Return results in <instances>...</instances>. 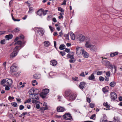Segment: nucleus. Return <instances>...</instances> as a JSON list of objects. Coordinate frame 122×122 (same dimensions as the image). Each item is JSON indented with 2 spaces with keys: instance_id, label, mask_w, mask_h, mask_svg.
I'll list each match as a JSON object with an SVG mask.
<instances>
[{
  "instance_id": "f257e3e1",
  "label": "nucleus",
  "mask_w": 122,
  "mask_h": 122,
  "mask_svg": "<svg viewBox=\"0 0 122 122\" xmlns=\"http://www.w3.org/2000/svg\"><path fill=\"white\" fill-rule=\"evenodd\" d=\"M34 91L33 89H31L30 91V97L33 99L32 101V102L33 103L36 104L38 102L37 101L39 99V96L37 95L38 93L34 94Z\"/></svg>"
},
{
  "instance_id": "f03ea898",
  "label": "nucleus",
  "mask_w": 122,
  "mask_h": 122,
  "mask_svg": "<svg viewBox=\"0 0 122 122\" xmlns=\"http://www.w3.org/2000/svg\"><path fill=\"white\" fill-rule=\"evenodd\" d=\"M10 72L11 74L12 75H15L14 72H16L18 70V67L16 66L13 65L10 68Z\"/></svg>"
},
{
  "instance_id": "7ed1b4c3",
  "label": "nucleus",
  "mask_w": 122,
  "mask_h": 122,
  "mask_svg": "<svg viewBox=\"0 0 122 122\" xmlns=\"http://www.w3.org/2000/svg\"><path fill=\"white\" fill-rule=\"evenodd\" d=\"M49 92V89H45L42 90V92L40 94V96L44 98L45 97Z\"/></svg>"
},
{
  "instance_id": "20e7f679",
  "label": "nucleus",
  "mask_w": 122,
  "mask_h": 122,
  "mask_svg": "<svg viewBox=\"0 0 122 122\" xmlns=\"http://www.w3.org/2000/svg\"><path fill=\"white\" fill-rule=\"evenodd\" d=\"M91 41L89 37L86 39L85 46L86 48H89L92 45L91 44Z\"/></svg>"
},
{
  "instance_id": "39448f33",
  "label": "nucleus",
  "mask_w": 122,
  "mask_h": 122,
  "mask_svg": "<svg viewBox=\"0 0 122 122\" xmlns=\"http://www.w3.org/2000/svg\"><path fill=\"white\" fill-rule=\"evenodd\" d=\"M63 118L66 120H71L72 119V117L71 114L69 113H66L63 116Z\"/></svg>"
},
{
  "instance_id": "423d86ee",
  "label": "nucleus",
  "mask_w": 122,
  "mask_h": 122,
  "mask_svg": "<svg viewBox=\"0 0 122 122\" xmlns=\"http://www.w3.org/2000/svg\"><path fill=\"white\" fill-rule=\"evenodd\" d=\"M76 95L75 94L71 93L69 96L68 100L70 101H73L76 98Z\"/></svg>"
},
{
  "instance_id": "0eeeda50",
  "label": "nucleus",
  "mask_w": 122,
  "mask_h": 122,
  "mask_svg": "<svg viewBox=\"0 0 122 122\" xmlns=\"http://www.w3.org/2000/svg\"><path fill=\"white\" fill-rule=\"evenodd\" d=\"M37 30L38 33L41 36H43L45 32V30L44 29L40 27H37Z\"/></svg>"
},
{
  "instance_id": "6e6552de",
  "label": "nucleus",
  "mask_w": 122,
  "mask_h": 122,
  "mask_svg": "<svg viewBox=\"0 0 122 122\" xmlns=\"http://www.w3.org/2000/svg\"><path fill=\"white\" fill-rule=\"evenodd\" d=\"M89 48L90 50L93 53L96 52L97 51V47L94 45H92Z\"/></svg>"
},
{
  "instance_id": "1a4fd4ad",
  "label": "nucleus",
  "mask_w": 122,
  "mask_h": 122,
  "mask_svg": "<svg viewBox=\"0 0 122 122\" xmlns=\"http://www.w3.org/2000/svg\"><path fill=\"white\" fill-rule=\"evenodd\" d=\"M110 96L112 100H115L117 98V95L116 93L114 92H111Z\"/></svg>"
},
{
  "instance_id": "9d476101",
  "label": "nucleus",
  "mask_w": 122,
  "mask_h": 122,
  "mask_svg": "<svg viewBox=\"0 0 122 122\" xmlns=\"http://www.w3.org/2000/svg\"><path fill=\"white\" fill-rule=\"evenodd\" d=\"M77 38L79 40L80 42H82L85 40V37L83 35L81 34H79L78 35Z\"/></svg>"
},
{
  "instance_id": "9b49d317",
  "label": "nucleus",
  "mask_w": 122,
  "mask_h": 122,
  "mask_svg": "<svg viewBox=\"0 0 122 122\" xmlns=\"http://www.w3.org/2000/svg\"><path fill=\"white\" fill-rule=\"evenodd\" d=\"M18 52L16 50L14 51L13 50V52L11 53L10 56V59H12L15 57L17 55Z\"/></svg>"
},
{
  "instance_id": "f8f14e48",
  "label": "nucleus",
  "mask_w": 122,
  "mask_h": 122,
  "mask_svg": "<svg viewBox=\"0 0 122 122\" xmlns=\"http://www.w3.org/2000/svg\"><path fill=\"white\" fill-rule=\"evenodd\" d=\"M86 85V84L85 82H80L79 87L82 90L83 88H85V87Z\"/></svg>"
},
{
  "instance_id": "ddd939ff",
  "label": "nucleus",
  "mask_w": 122,
  "mask_h": 122,
  "mask_svg": "<svg viewBox=\"0 0 122 122\" xmlns=\"http://www.w3.org/2000/svg\"><path fill=\"white\" fill-rule=\"evenodd\" d=\"M6 80L7 84L9 86L11 87L13 83V81L11 79L8 78L6 79Z\"/></svg>"
},
{
  "instance_id": "4468645a",
  "label": "nucleus",
  "mask_w": 122,
  "mask_h": 122,
  "mask_svg": "<svg viewBox=\"0 0 122 122\" xmlns=\"http://www.w3.org/2000/svg\"><path fill=\"white\" fill-rule=\"evenodd\" d=\"M56 109L58 112H63L64 111L65 108L62 107L58 106L57 107Z\"/></svg>"
},
{
  "instance_id": "2eb2a0df",
  "label": "nucleus",
  "mask_w": 122,
  "mask_h": 122,
  "mask_svg": "<svg viewBox=\"0 0 122 122\" xmlns=\"http://www.w3.org/2000/svg\"><path fill=\"white\" fill-rule=\"evenodd\" d=\"M83 48L81 47H77L76 48V53L78 54H79L82 52V51L83 50H82Z\"/></svg>"
},
{
  "instance_id": "dca6fc26",
  "label": "nucleus",
  "mask_w": 122,
  "mask_h": 122,
  "mask_svg": "<svg viewBox=\"0 0 122 122\" xmlns=\"http://www.w3.org/2000/svg\"><path fill=\"white\" fill-rule=\"evenodd\" d=\"M107 117L105 114H103V117L100 120V122H107V120L106 119Z\"/></svg>"
},
{
  "instance_id": "f3484780",
  "label": "nucleus",
  "mask_w": 122,
  "mask_h": 122,
  "mask_svg": "<svg viewBox=\"0 0 122 122\" xmlns=\"http://www.w3.org/2000/svg\"><path fill=\"white\" fill-rule=\"evenodd\" d=\"M102 64L106 66H109V65L110 64V62L107 60H102Z\"/></svg>"
},
{
  "instance_id": "a211bd4d",
  "label": "nucleus",
  "mask_w": 122,
  "mask_h": 122,
  "mask_svg": "<svg viewBox=\"0 0 122 122\" xmlns=\"http://www.w3.org/2000/svg\"><path fill=\"white\" fill-rule=\"evenodd\" d=\"M82 54L84 58H88L89 56L88 53L85 51H82Z\"/></svg>"
},
{
  "instance_id": "6ab92c4d",
  "label": "nucleus",
  "mask_w": 122,
  "mask_h": 122,
  "mask_svg": "<svg viewBox=\"0 0 122 122\" xmlns=\"http://www.w3.org/2000/svg\"><path fill=\"white\" fill-rule=\"evenodd\" d=\"M57 63V61L55 60H53L50 61V64L53 66H56Z\"/></svg>"
},
{
  "instance_id": "aec40b11",
  "label": "nucleus",
  "mask_w": 122,
  "mask_h": 122,
  "mask_svg": "<svg viewBox=\"0 0 122 122\" xmlns=\"http://www.w3.org/2000/svg\"><path fill=\"white\" fill-rule=\"evenodd\" d=\"M71 92L70 91H66L65 92L64 96L65 97H66L70 96L71 94Z\"/></svg>"
},
{
  "instance_id": "412c9836",
  "label": "nucleus",
  "mask_w": 122,
  "mask_h": 122,
  "mask_svg": "<svg viewBox=\"0 0 122 122\" xmlns=\"http://www.w3.org/2000/svg\"><path fill=\"white\" fill-rule=\"evenodd\" d=\"M13 35L12 34H10L6 35L5 36V38L7 40H9L10 39H11Z\"/></svg>"
},
{
  "instance_id": "4be33fe9",
  "label": "nucleus",
  "mask_w": 122,
  "mask_h": 122,
  "mask_svg": "<svg viewBox=\"0 0 122 122\" xmlns=\"http://www.w3.org/2000/svg\"><path fill=\"white\" fill-rule=\"evenodd\" d=\"M43 13V10L42 9H41L38 10L36 13L37 14L40 16H41L42 15Z\"/></svg>"
},
{
  "instance_id": "5701e85b",
  "label": "nucleus",
  "mask_w": 122,
  "mask_h": 122,
  "mask_svg": "<svg viewBox=\"0 0 122 122\" xmlns=\"http://www.w3.org/2000/svg\"><path fill=\"white\" fill-rule=\"evenodd\" d=\"M70 54H68L67 55V57L68 58H70L71 59H73V53L72 52H71L70 53Z\"/></svg>"
},
{
  "instance_id": "b1692460",
  "label": "nucleus",
  "mask_w": 122,
  "mask_h": 122,
  "mask_svg": "<svg viewBox=\"0 0 122 122\" xmlns=\"http://www.w3.org/2000/svg\"><path fill=\"white\" fill-rule=\"evenodd\" d=\"M109 68L111 70H112L114 68L115 69V71H116V66H115V65H114L113 66L112 65V64H109Z\"/></svg>"
},
{
  "instance_id": "393cba45",
  "label": "nucleus",
  "mask_w": 122,
  "mask_h": 122,
  "mask_svg": "<svg viewBox=\"0 0 122 122\" xmlns=\"http://www.w3.org/2000/svg\"><path fill=\"white\" fill-rule=\"evenodd\" d=\"M94 73H92L90 76L88 78V79L90 80H92L95 79V77L94 76Z\"/></svg>"
},
{
  "instance_id": "a878e982",
  "label": "nucleus",
  "mask_w": 122,
  "mask_h": 122,
  "mask_svg": "<svg viewBox=\"0 0 122 122\" xmlns=\"http://www.w3.org/2000/svg\"><path fill=\"white\" fill-rule=\"evenodd\" d=\"M118 53L117 52H114L113 53H110V56L111 57H113L115 56L118 55Z\"/></svg>"
},
{
  "instance_id": "bb28decb",
  "label": "nucleus",
  "mask_w": 122,
  "mask_h": 122,
  "mask_svg": "<svg viewBox=\"0 0 122 122\" xmlns=\"http://www.w3.org/2000/svg\"><path fill=\"white\" fill-rule=\"evenodd\" d=\"M34 10L32 7H29V10L28 11V13L30 14L32 13L34 11Z\"/></svg>"
},
{
  "instance_id": "cd10ccee",
  "label": "nucleus",
  "mask_w": 122,
  "mask_h": 122,
  "mask_svg": "<svg viewBox=\"0 0 122 122\" xmlns=\"http://www.w3.org/2000/svg\"><path fill=\"white\" fill-rule=\"evenodd\" d=\"M41 75L38 74H36L33 76V77L35 79H39L41 77Z\"/></svg>"
},
{
  "instance_id": "c85d7f7f",
  "label": "nucleus",
  "mask_w": 122,
  "mask_h": 122,
  "mask_svg": "<svg viewBox=\"0 0 122 122\" xmlns=\"http://www.w3.org/2000/svg\"><path fill=\"white\" fill-rule=\"evenodd\" d=\"M70 36L71 39L72 40H74L75 39V35L72 32H70Z\"/></svg>"
},
{
  "instance_id": "c756f323",
  "label": "nucleus",
  "mask_w": 122,
  "mask_h": 122,
  "mask_svg": "<svg viewBox=\"0 0 122 122\" xmlns=\"http://www.w3.org/2000/svg\"><path fill=\"white\" fill-rule=\"evenodd\" d=\"M65 48V46L63 44L61 45L59 47V49L61 50H63Z\"/></svg>"
},
{
  "instance_id": "7c9ffc66",
  "label": "nucleus",
  "mask_w": 122,
  "mask_h": 122,
  "mask_svg": "<svg viewBox=\"0 0 122 122\" xmlns=\"http://www.w3.org/2000/svg\"><path fill=\"white\" fill-rule=\"evenodd\" d=\"M109 84L110 86L112 87H113L116 85V83L115 81H112Z\"/></svg>"
},
{
  "instance_id": "2f4dec72",
  "label": "nucleus",
  "mask_w": 122,
  "mask_h": 122,
  "mask_svg": "<svg viewBox=\"0 0 122 122\" xmlns=\"http://www.w3.org/2000/svg\"><path fill=\"white\" fill-rule=\"evenodd\" d=\"M32 84L33 86H34L35 85V84L34 83H36V85H37L38 83L36 82V80H35L32 81Z\"/></svg>"
},
{
  "instance_id": "473e14b6",
  "label": "nucleus",
  "mask_w": 122,
  "mask_h": 122,
  "mask_svg": "<svg viewBox=\"0 0 122 122\" xmlns=\"http://www.w3.org/2000/svg\"><path fill=\"white\" fill-rule=\"evenodd\" d=\"M44 46H45L47 47L49 46V42L47 41H45L44 42Z\"/></svg>"
},
{
  "instance_id": "72a5a7b5",
  "label": "nucleus",
  "mask_w": 122,
  "mask_h": 122,
  "mask_svg": "<svg viewBox=\"0 0 122 122\" xmlns=\"http://www.w3.org/2000/svg\"><path fill=\"white\" fill-rule=\"evenodd\" d=\"M43 106L45 107L44 109V110H47V109L48 108L47 107V103L46 102H44L43 104Z\"/></svg>"
},
{
  "instance_id": "f704fd0d",
  "label": "nucleus",
  "mask_w": 122,
  "mask_h": 122,
  "mask_svg": "<svg viewBox=\"0 0 122 122\" xmlns=\"http://www.w3.org/2000/svg\"><path fill=\"white\" fill-rule=\"evenodd\" d=\"M103 105L107 108H109L110 107V106L108 104L107 102L106 103L105 102L104 103Z\"/></svg>"
},
{
  "instance_id": "c9c22d12",
  "label": "nucleus",
  "mask_w": 122,
  "mask_h": 122,
  "mask_svg": "<svg viewBox=\"0 0 122 122\" xmlns=\"http://www.w3.org/2000/svg\"><path fill=\"white\" fill-rule=\"evenodd\" d=\"M106 75L108 76V77L110 76L111 73L110 71H108L106 73Z\"/></svg>"
},
{
  "instance_id": "e433bc0d",
  "label": "nucleus",
  "mask_w": 122,
  "mask_h": 122,
  "mask_svg": "<svg viewBox=\"0 0 122 122\" xmlns=\"http://www.w3.org/2000/svg\"><path fill=\"white\" fill-rule=\"evenodd\" d=\"M6 81V80L3 79L0 82L1 84L2 85H3L5 83V82Z\"/></svg>"
},
{
  "instance_id": "4c0bfd02",
  "label": "nucleus",
  "mask_w": 122,
  "mask_h": 122,
  "mask_svg": "<svg viewBox=\"0 0 122 122\" xmlns=\"http://www.w3.org/2000/svg\"><path fill=\"white\" fill-rule=\"evenodd\" d=\"M104 79V77L102 76H100L99 77V80L101 81H103Z\"/></svg>"
},
{
  "instance_id": "58836bf2",
  "label": "nucleus",
  "mask_w": 122,
  "mask_h": 122,
  "mask_svg": "<svg viewBox=\"0 0 122 122\" xmlns=\"http://www.w3.org/2000/svg\"><path fill=\"white\" fill-rule=\"evenodd\" d=\"M22 44V42L21 41H18L16 42L15 44V45L16 44L21 45Z\"/></svg>"
},
{
  "instance_id": "ea45409f",
  "label": "nucleus",
  "mask_w": 122,
  "mask_h": 122,
  "mask_svg": "<svg viewBox=\"0 0 122 122\" xmlns=\"http://www.w3.org/2000/svg\"><path fill=\"white\" fill-rule=\"evenodd\" d=\"M76 60L74 58L71 59L69 60V61L70 63H74L75 61Z\"/></svg>"
},
{
  "instance_id": "a19ab883",
  "label": "nucleus",
  "mask_w": 122,
  "mask_h": 122,
  "mask_svg": "<svg viewBox=\"0 0 122 122\" xmlns=\"http://www.w3.org/2000/svg\"><path fill=\"white\" fill-rule=\"evenodd\" d=\"M58 11H60L62 12H63L64 11V10L62 9V8L61 7L58 8Z\"/></svg>"
},
{
  "instance_id": "79ce46f5",
  "label": "nucleus",
  "mask_w": 122,
  "mask_h": 122,
  "mask_svg": "<svg viewBox=\"0 0 122 122\" xmlns=\"http://www.w3.org/2000/svg\"><path fill=\"white\" fill-rule=\"evenodd\" d=\"M114 122H119V121L118 119L117 118L115 117L114 118Z\"/></svg>"
},
{
  "instance_id": "37998d69",
  "label": "nucleus",
  "mask_w": 122,
  "mask_h": 122,
  "mask_svg": "<svg viewBox=\"0 0 122 122\" xmlns=\"http://www.w3.org/2000/svg\"><path fill=\"white\" fill-rule=\"evenodd\" d=\"M31 99L30 98H29L27 100L24 102V103L25 104L27 103H30L31 102Z\"/></svg>"
},
{
  "instance_id": "c03bdc74",
  "label": "nucleus",
  "mask_w": 122,
  "mask_h": 122,
  "mask_svg": "<svg viewBox=\"0 0 122 122\" xmlns=\"http://www.w3.org/2000/svg\"><path fill=\"white\" fill-rule=\"evenodd\" d=\"M12 105L13 107H16L17 106V103L15 102H13L12 103Z\"/></svg>"
},
{
  "instance_id": "a18cd8bd",
  "label": "nucleus",
  "mask_w": 122,
  "mask_h": 122,
  "mask_svg": "<svg viewBox=\"0 0 122 122\" xmlns=\"http://www.w3.org/2000/svg\"><path fill=\"white\" fill-rule=\"evenodd\" d=\"M20 46H16L15 47L14 49V51H17V52H18L19 51L18 50V49L19 48V47Z\"/></svg>"
},
{
  "instance_id": "49530a36",
  "label": "nucleus",
  "mask_w": 122,
  "mask_h": 122,
  "mask_svg": "<svg viewBox=\"0 0 122 122\" xmlns=\"http://www.w3.org/2000/svg\"><path fill=\"white\" fill-rule=\"evenodd\" d=\"M64 36L68 40H69V34L68 33L67 34H65L64 35Z\"/></svg>"
},
{
  "instance_id": "de8ad7c7",
  "label": "nucleus",
  "mask_w": 122,
  "mask_h": 122,
  "mask_svg": "<svg viewBox=\"0 0 122 122\" xmlns=\"http://www.w3.org/2000/svg\"><path fill=\"white\" fill-rule=\"evenodd\" d=\"M48 11V10H45V11L43 10L42 14L43 15H46V14L47 12Z\"/></svg>"
},
{
  "instance_id": "09e8293b",
  "label": "nucleus",
  "mask_w": 122,
  "mask_h": 122,
  "mask_svg": "<svg viewBox=\"0 0 122 122\" xmlns=\"http://www.w3.org/2000/svg\"><path fill=\"white\" fill-rule=\"evenodd\" d=\"M102 73V71H99L97 73V75H101Z\"/></svg>"
},
{
  "instance_id": "8fccbe9b",
  "label": "nucleus",
  "mask_w": 122,
  "mask_h": 122,
  "mask_svg": "<svg viewBox=\"0 0 122 122\" xmlns=\"http://www.w3.org/2000/svg\"><path fill=\"white\" fill-rule=\"evenodd\" d=\"M78 78L77 77H72V79L74 81H78V80H77Z\"/></svg>"
},
{
  "instance_id": "3c124183",
  "label": "nucleus",
  "mask_w": 122,
  "mask_h": 122,
  "mask_svg": "<svg viewBox=\"0 0 122 122\" xmlns=\"http://www.w3.org/2000/svg\"><path fill=\"white\" fill-rule=\"evenodd\" d=\"M24 108V106L22 105H20L19 107V109L20 110H22Z\"/></svg>"
},
{
  "instance_id": "603ef678",
  "label": "nucleus",
  "mask_w": 122,
  "mask_h": 122,
  "mask_svg": "<svg viewBox=\"0 0 122 122\" xmlns=\"http://www.w3.org/2000/svg\"><path fill=\"white\" fill-rule=\"evenodd\" d=\"M5 40H3L0 41V43L1 44H5Z\"/></svg>"
},
{
  "instance_id": "864d4df0",
  "label": "nucleus",
  "mask_w": 122,
  "mask_h": 122,
  "mask_svg": "<svg viewBox=\"0 0 122 122\" xmlns=\"http://www.w3.org/2000/svg\"><path fill=\"white\" fill-rule=\"evenodd\" d=\"M94 104L93 103H91L90 104V107L92 108H93L94 107Z\"/></svg>"
},
{
  "instance_id": "5fc2aeb1",
  "label": "nucleus",
  "mask_w": 122,
  "mask_h": 122,
  "mask_svg": "<svg viewBox=\"0 0 122 122\" xmlns=\"http://www.w3.org/2000/svg\"><path fill=\"white\" fill-rule=\"evenodd\" d=\"M60 53L61 54L62 56H63L65 55V51H61Z\"/></svg>"
},
{
  "instance_id": "6e6d98bb",
  "label": "nucleus",
  "mask_w": 122,
  "mask_h": 122,
  "mask_svg": "<svg viewBox=\"0 0 122 122\" xmlns=\"http://www.w3.org/2000/svg\"><path fill=\"white\" fill-rule=\"evenodd\" d=\"M80 76H82L84 77L85 76V75L83 72H81V73L80 74Z\"/></svg>"
},
{
  "instance_id": "4d7b16f0",
  "label": "nucleus",
  "mask_w": 122,
  "mask_h": 122,
  "mask_svg": "<svg viewBox=\"0 0 122 122\" xmlns=\"http://www.w3.org/2000/svg\"><path fill=\"white\" fill-rule=\"evenodd\" d=\"M96 115L94 114L92 115V116L90 117V118L91 119H93L95 117Z\"/></svg>"
},
{
  "instance_id": "13d9d810",
  "label": "nucleus",
  "mask_w": 122,
  "mask_h": 122,
  "mask_svg": "<svg viewBox=\"0 0 122 122\" xmlns=\"http://www.w3.org/2000/svg\"><path fill=\"white\" fill-rule=\"evenodd\" d=\"M10 89V88L9 86H5V89L6 90H9Z\"/></svg>"
},
{
  "instance_id": "bf43d9fd",
  "label": "nucleus",
  "mask_w": 122,
  "mask_h": 122,
  "mask_svg": "<svg viewBox=\"0 0 122 122\" xmlns=\"http://www.w3.org/2000/svg\"><path fill=\"white\" fill-rule=\"evenodd\" d=\"M102 91L103 92H104V93L107 92V90L105 88H102Z\"/></svg>"
},
{
  "instance_id": "052dcab7",
  "label": "nucleus",
  "mask_w": 122,
  "mask_h": 122,
  "mask_svg": "<svg viewBox=\"0 0 122 122\" xmlns=\"http://www.w3.org/2000/svg\"><path fill=\"white\" fill-rule=\"evenodd\" d=\"M65 51V52L68 53L70 51V50L66 48Z\"/></svg>"
},
{
  "instance_id": "680f3d73",
  "label": "nucleus",
  "mask_w": 122,
  "mask_h": 122,
  "mask_svg": "<svg viewBox=\"0 0 122 122\" xmlns=\"http://www.w3.org/2000/svg\"><path fill=\"white\" fill-rule=\"evenodd\" d=\"M86 101H87L89 103L90 102H91V100L90 98L88 97L86 98Z\"/></svg>"
},
{
  "instance_id": "e2e57ef3",
  "label": "nucleus",
  "mask_w": 122,
  "mask_h": 122,
  "mask_svg": "<svg viewBox=\"0 0 122 122\" xmlns=\"http://www.w3.org/2000/svg\"><path fill=\"white\" fill-rule=\"evenodd\" d=\"M54 47H55V48L56 49H57V48L56 47V42L55 41H54Z\"/></svg>"
},
{
  "instance_id": "0e129e2a",
  "label": "nucleus",
  "mask_w": 122,
  "mask_h": 122,
  "mask_svg": "<svg viewBox=\"0 0 122 122\" xmlns=\"http://www.w3.org/2000/svg\"><path fill=\"white\" fill-rule=\"evenodd\" d=\"M36 107L37 109H39L40 107L39 105V104H37L36 105Z\"/></svg>"
},
{
  "instance_id": "69168bd1",
  "label": "nucleus",
  "mask_w": 122,
  "mask_h": 122,
  "mask_svg": "<svg viewBox=\"0 0 122 122\" xmlns=\"http://www.w3.org/2000/svg\"><path fill=\"white\" fill-rule=\"evenodd\" d=\"M49 27L50 30H51V31L52 32L53 31V29L52 27L50 25L49 26Z\"/></svg>"
},
{
  "instance_id": "338daca9",
  "label": "nucleus",
  "mask_w": 122,
  "mask_h": 122,
  "mask_svg": "<svg viewBox=\"0 0 122 122\" xmlns=\"http://www.w3.org/2000/svg\"><path fill=\"white\" fill-rule=\"evenodd\" d=\"M20 39H23L24 38L23 35H20Z\"/></svg>"
},
{
  "instance_id": "774afa93",
  "label": "nucleus",
  "mask_w": 122,
  "mask_h": 122,
  "mask_svg": "<svg viewBox=\"0 0 122 122\" xmlns=\"http://www.w3.org/2000/svg\"><path fill=\"white\" fill-rule=\"evenodd\" d=\"M56 117L57 118H60L62 116L61 115H56Z\"/></svg>"
}]
</instances>
